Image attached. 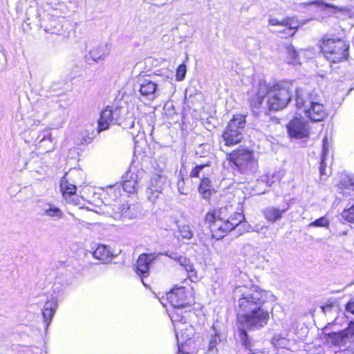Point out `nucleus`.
Masks as SVG:
<instances>
[{"label": "nucleus", "mask_w": 354, "mask_h": 354, "mask_svg": "<svg viewBox=\"0 0 354 354\" xmlns=\"http://www.w3.org/2000/svg\"><path fill=\"white\" fill-rule=\"evenodd\" d=\"M232 297L236 301V322L241 328H239V336L243 346L250 351L252 346L248 330H259L268 325L270 312L264 308L268 301V291L256 284L236 286L232 291Z\"/></svg>", "instance_id": "1"}, {"label": "nucleus", "mask_w": 354, "mask_h": 354, "mask_svg": "<svg viewBox=\"0 0 354 354\" xmlns=\"http://www.w3.org/2000/svg\"><path fill=\"white\" fill-rule=\"evenodd\" d=\"M293 85L287 80H279L272 84L259 82L257 87L248 92V102L250 110L257 115L266 102L268 112H277L286 108L293 96ZM295 106L299 109H306L303 91L301 88L295 90Z\"/></svg>", "instance_id": "2"}, {"label": "nucleus", "mask_w": 354, "mask_h": 354, "mask_svg": "<svg viewBox=\"0 0 354 354\" xmlns=\"http://www.w3.org/2000/svg\"><path fill=\"white\" fill-rule=\"evenodd\" d=\"M204 223L212 239L220 241L245 223L243 211H235L232 204L209 209L204 215Z\"/></svg>", "instance_id": "3"}, {"label": "nucleus", "mask_w": 354, "mask_h": 354, "mask_svg": "<svg viewBox=\"0 0 354 354\" xmlns=\"http://www.w3.org/2000/svg\"><path fill=\"white\" fill-rule=\"evenodd\" d=\"M317 45L320 53L330 64H339L349 59L350 43L344 37L326 34L318 40Z\"/></svg>", "instance_id": "4"}, {"label": "nucleus", "mask_w": 354, "mask_h": 354, "mask_svg": "<svg viewBox=\"0 0 354 354\" xmlns=\"http://www.w3.org/2000/svg\"><path fill=\"white\" fill-rule=\"evenodd\" d=\"M225 160L234 175H248L257 165L254 150L246 146H239L227 151Z\"/></svg>", "instance_id": "5"}, {"label": "nucleus", "mask_w": 354, "mask_h": 354, "mask_svg": "<svg viewBox=\"0 0 354 354\" xmlns=\"http://www.w3.org/2000/svg\"><path fill=\"white\" fill-rule=\"evenodd\" d=\"M245 126L246 115L242 113L234 114L221 135L224 146L230 148L241 144L244 140Z\"/></svg>", "instance_id": "6"}, {"label": "nucleus", "mask_w": 354, "mask_h": 354, "mask_svg": "<svg viewBox=\"0 0 354 354\" xmlns=\"http://www.w3.org/2000/svg\"><path fill=\"white\" fill-rule=\"evenodd\" d=\"M165 299L171 307H189L195 304L192 286L175 285L165 295Z\"/></svg>", "instance_id": "7"}, {"label": "nucleus", "mask_w": 354, "mask_h": 354, "mask_svg": "<svg viewBox=\"0 0 354 354\" xmlns=\"http://www.w3.org/2000/svg\"><path fill=\"white\" fill-rule=\"evenodd\" d=\"M121 105L111 104L104 106L100 113L97 120V132L100 133L109 129L113 120H119L122 118Z\"/></svg>", "instance_id": "8"}, {"label": "nucleus", "mask_w": 354, "mask_h": 354, "mask_svg": "<svg viewBox=\"0 0 354 354\" xmlns=\"http://www.w3.org/2000/svg\"><path fill=\"white\" fill-rule=\"evenodd\" d=\"M268 25L271 26H281L283 29L277 32L283 35V38L288 39L295 36L299 27L300 23L294 17L287 16L282 19L270 17L268 19Z\"/></svg>", "instance_id": "9"}, {"label": "nucleus", "mask_w": 354, "mask_h": 354, "mask_svg": "<svg viewBox=\"0 0 354 354\" xmlns=\"http://www.w3.org/2000/svg\"><path fill=\"white\" fill-rule=\"evenodd\" d=\"M290 138L301 139L308 137L310 131L306 122L298 117L293 118L286 125Z\"/></svg>", "instance_id": "10"}, {"label": "nucleus", "mask_w": 354, "mask_h": 354, "mask_svg": "<svg viewBox=\"0 0 354 354\" xmlns=\"http://www.w3.org/2000/svg\"><path fill=\"white\" fill-rule=\"evenodd\" d=\"M157 255L154 253L140 254L134 265V271L142 279L149 275L151 264L156 259Z\"/></svg>", "instance_id": "11"}, {"label": "nucleus", "mask_w": 354, "mask_h": 354, "mask_svg": "<svg viewBox=\"0 0 354 354\" xmlns=\"http://www.w3.org/2000/svg\"><path fill=\"white\" fill-rule=\"evenodd\" d=\"M60 191L65 201L71 205L79 204V196L77 194V186L69 182L64 176L59 183Z\"/></svg>", "instance_id": "12"}, {"label": "nucleus", "mask_w": 354, "mask_h": 354, "mask_svg": "<svg viewBox=\"0 0 354 354\" xmlns=\"http://www.w3.org/2000/svg\"><path fill=\"white\" fill-rule=\"evenodd\" d=\"M165 183V177L162 175H156L150 178L149 186L146 191L149 200L155 202L159 198L162 194Z\"/></svg>", "instance_id": "13"}, {"label": "nucleus", "mask_w": 354, "mask_h": 354, "mask_svg": "<svg viewBox=\"0 0 354 354\" xmlns=\"http://www.w3.org/2000/svg\"><path fill=\"white\" fill-rule=\"evenodd\" d=\"M305 116L313 122H320L324 120L328 113L323 104L312 102L310 106L304 109Z\"/></svg>", "instance_id": "14"}, {"label": "nucleus", "mask_w": 354, "mask_h": 354, "mask_svg": "<svg viewBox=\"0 0 354 354\" xmlns=\"http://www.w3.org/2000/svg\"><path fill=\"white\" fill-rule=\"evenodd\" d=\"M198 192L203 199L209 202L212 196L216 194V190L211 178L208 176H203L200 179Z\"/></svg>", "instance_id": "15"}, {"label": "nucleus", "mask_w": 354, "mask_h": 354, "mask_svg": "<svg viewBox=\"0 0 354 354\" xmlns=\"http://www.w3.org/2000/svg\"><path fill=\"white\" fill-rule=\"evenodd\" d=\"M176 337L178 344H186L187 341L191 340L194 335V328L189 324V322H185L180 326L174 328Z\"/></svg>", "instance_id": "16"}, {"label": "nucleus", "mask_w": 354, "mask_h": 354, "mask_svg": "<svg viewBox=\"0 0 354 354\" xmlns=\"http://www.w3.org/2000/svg\"><path fill=\"white\" fill-rule=\"evenodd\" d=\"M185 307H171L167 310L168 315L173 323L174 328L180 326L185 322H189V312L183 310Z\"/></svg>", "instance_id": "17"}, {"label": "nucleus", "mask_w": 354, "mask_h": 354, "mask_svg": "<svg viewBox=\"0 0 354 354\" xmlns=\"http://www.w3.org/2000/svg\"><path fill=\"white\" fill-rule=\"evenodd\" d=\"M178 264L187 272V277L192 282H196L199 280V277L194 267V264L187 257L180 256L176 258Z\"/></svg>", "instance_id": "18"}, {"label": "nucleus", "mask_w": 354, "mask_h": 354, "mask_svg": "<svg viewBox=\"0 0 354 354\" xmlns=\"http://www.w3.org/2000/svg\"><path fill=\"white\" fill-rule=\"evenodd\" d=\"M157 89V83L149 80H145L140 84L139 92L140 95L144 97H149L151 99H155L157 97L156 94Z\"/></svg>", "instance_id": "19"}, {"label": "nucleus", "mask_w": 354, "mask_h": 354, "mask_svg": "<svg viewBox=\"0 0 354 354\" xmlns=\"http://www.w3.org/2000/svg\"><path fill=\"white\" fill-rule=\"evenodd\" d=\"M122 189L128 194L136 193L138 190V181L133 174L126 173L123 176Z\"/></svg>", "instance_id": "20"}, {"label": "nucleus", "mask_w": 354, "mask_h": 354, "mask_svg": "<svg viewBox=\"0 0 354 354\" xmlns=\"http://www.w3.org/2000/svg\"><path fill=\"white\" fill-rule=\"evenodd\" d=\"M286 210L287 209H280L276 207H268L263 210V214L268 222L274 223L282 218Z\"/></svg>", "instance_id": "21"}, {"label": "nucleus", "mask_w": 354, "mask_h": 354, "mask_svg": "<svg viewBox=\"0 0 354 354\" xmlns=\"http://www.w3.org/2000/svg\"><path fill=\"white\" fill-rule=\"evenodd\" d=\"M109 52L110 50L106 44H100L93 46L90 50L89 55L93 61L97 62L106 57L109 54Z\"/></svg>", "instance_id": "22"}, {"label": "nucleus", "mask_w": 354, "mask_h": 354, "mask_svg": "<svg viewBox=\"0 0 354 354\" xmlns=\"http://www.w3.org/2000/svg\"><path fill=\"white\" fill-rule=\"evenodd\" d=\"M93 256L95 259L104 263L112 259L113 254L106 245H98L93 252Z\"/></svg>", "instance_id": "23"}, {"label": "nucleus", "mask_w": 354, "mask_h": 354, "mask_svg": "<svg viewBox=\"0 0 354 354\" xmlns=\"http://www.w3.org/2000/svg\"><path fill=\"white\" fill-rule=\"evenodd\" d=\"M337 186L343 195H351L354 192V180L345 176L339 180Z\"/></svg>", "instance_id": "24"}, {"label": "nucleus", "mask_w": 354, "mask_h": 354, "mask_svg": "<svg viewBox=\"0 0 354 354\" xmlns=\"http://www.w3.org/2000/svg\"><path fill=\"white\" fill-rule=\"evenodd\" d=\"M55 308L56 303L54 301H47L45 303L44 308L42 310V316L46 326H49L50 321L55 312Z\"/></svg>", "instance_id": "25"}, {"label": "nucleus", "mask_w": 354, "mask_h": 354, "mask_svg": "<svg viewBox=\"0 0 354 354\" xmlns=\"http://www.w3.org/2000/svg\"><path fill=\"white\" fill-rule=\"evenodd\" d=\"M285 60L289 64L295 65L299 64V55L292 44H288L286 47Z\"/></svg>", "instance_id": "26"}, {"label": "nucleus", "mask_w": 354, "mask_h": 354, "mask_svg": "<svg viewBox=\"0 0 354 354\" xmlns=\"http://www.w3.org/2000/svg\"><path fill=\"white\" fill-rule=\"evenodd\" d=\"M47 30L53 34L59 35L64 31V25L59 18L53 17L48 21Z\"/></svg>", "instance_id": "27"}, {"label": "nucleus", "mask_w": 354, "mask_h": 354, "mask_svg": "<svg viewBox=\"0 0 354 354\" xmlns=\"http://www.w3.org/2000/svg\"><path fill=\"white\" fill-rule=\"evenodd\" d=\"M120 189L119 187L110 186L104 191V198L109 199V202L115 201L120 196Z\"/></svg>", "instance_id": "28"}, {"label": "nucleus", "mask_w": 354, "mask_h": 354, "mask_svg": "<svg viewBox=\"0 0 354 354\" xmlns=\"http://www.w3.org/2000/svg\"><path fill=\"white\" fill-rule=\"evenodd\" d=\"M176 236L178 239H190L192 237V232L189 226L186 224L178 225Z\"/></svg>", "instance_id": "29"}, {"label": "nucleus", "mask_w": 354, "mask_h": 354, "mask_svg": "<svg viewBox=\"0 0 354 354\" xmlns=\"http://www.w3.org/2000/svg\"><path fill=\"white\" fill-rule=\"evenodd\" d=\"M37 148L41 149V153H48L53 150V145L50 138L42 139L38 144Z\"/></svg>", "instance_id": "30"}, {"label": "nucleus", "mask_w": 354, "mask_h": 354, "mask_svg": "<svg viewBox=\"0 0 354 354\" xmlns=\"http://www.w3.org/2000/svg\"><path fill=\"white\" fill-rule=\"evenodd\" d=\"M328 149L327 146L326 145H324L323 150L322 152L321 160H320L319 167V171L320 176H323V175L326 174V165L325 161L326 159V156L328 155Z\"/></svg>", "instance_id": "31"}, {"label": "nucleus", "mask_w": 354, "mask_h": 354, "mask_svg": "<svg viewBox=\"0 0 354 354\" xmlns=\"http://www.w3.org/2000/svg\"><path fill=\"white\" fill-rule=\"evenodd\" d=\"M211 165H212V163L210 161H207L205 163L196 165L191 170L189 176L191 178H199L200 173H201V170L203 169H204L205 167H209Z\"/></svg>", "instance_id": "32"}, {"label": "nucleus", "mask_w": 354, "mask_h": 354, "mask_svg": "<svg viewBox=\"0 0 354 354\" xmlns=\"http://www.w3.org/2000/svg\"><path fill=\"white\" fill-rule=\"evenodd\" d=\"M341 215L346 221L354 223V204L350 207L344 209Z\"/></svg>", "instance_id": "33"}, {"label": "nucleus", "mask_w": 354, "mask_h": 354, "mask_svg": "<svg viewBox=\"0 0 354 354\" xmlns=\"http://www.w3.org/2000/svg\"><path fill=\"white\" fill-rule=\"evenodd\" d=\"M329 221L325 216H322L309 224L310 227H328Z\"/></svg>", "instance_id": "34"}, {"label": "nucleus", "mask_w": 354, "mask_h": 354, "mask_svg": "<svg viewBox=\"0 0 354 354\" xmlns=\"http://www.w3.org/2000/svg\"><path fill=\"white\" fill-rule=\"evenodd\" d=\"M221 342V336L218 333H215L210 337L208 342V350L212 351L216 348V346Z\"/></svg>", "instance_id": "35"}, {"label": "nucleus", "mask_w": 354, "mask_h": 354, "mask_svg": "<svg viewBox=\"0 0 354 354\" xmlns=\"http://www.w3.org/2000/svg\"><path fill=\"white\" fill-rule=\"evenodd\" d=\"M186 72H187V68H186L185 64H180L176 69V80L177 81H182L185 77Z\"/></svg>", "instance_id": "36"}, {"label": "nucleus", "mask_w": 354, "mask_h": 354, "mask_svg": "<svg viewBox=\"0 0 354 354\" xmlns=\"http://www.w3.org/2000/svg\"><path fill=\"white\" fill-rule=\"evenodd\" d=\"M46 213L47 215L52 217L56 216L57 218H62L63 216L62 212L60 210V209L56 207H50L46 210Z\"/></svg>", "instance_id": "37"}, {"label": "nucleus", "mask_w": 354, "mask_h": 354, "mask_svg": "<svg viewBox=\"0 0 354 354\" xmlns=\"http://www.w3.org/2000/svg\"><path fill=\"white\" fill-rule=\"evenodd\" d=\"M320 4L324 8H332L335 12H343L346 11V8L344 7H338L332 3H325L322 1Z\"/></svg>", "instance_id": "38"}, {"label": "nucleus", "mask_w": 354, "mask_h": 354, "mask_svg": "<svg viewBox=\"0 0 354 354\" xmlns=\"http://www.w3.org/2000/svg\"><path fill=\"white\" fill-rule=\"evenodd\" d=\"M185 344H178V351L176 354H191L188 351H187L184 346Z\"/></svg>", "instance_id": "39"}, {"label": "nucleus", "mask_w": 354, "mask_h": 354, "mask_svg": "<svg viewBox=\"0 0 354 354\" xmlns=\"http://www.w3.org/2000/svg\"><path fill=\"white\" fill-rule=\"evenodd\" d=\"M345 309L354 315V301H348L345 306Z\"/></svg>", "instance_id": "40"}, {"label": "nucleus", "mask_w": 354, "mask_h": 354, "mask_svg": "<svg viewBox=\"0 0 354 354\" xmlns=\"http://www.w3.org/2000/svg\"><path fill=\"white\" fill-rule=\"evenodd\" d=\"M49 4L53 9H58L57 6H61L62 3L59 0H50Z\"/></svg>", "instance_id": "41"}, {"label": "nucleus", "mask_w": 354, "mask_h": 354, "mask_svg": "<svg viewBox=\"0 0 354 354\" xmlns=\"http://www.w3.org/2000/svg\"><path fill=\"white\" fill-rule=\"evenodd\" d=\"M130 209V206L128 204H124L120 207V213L122 214H124L127 213Z\"/></svg>", "instance_id": "42"}, {"label": "nucleus", "mask_w": 354, "mask_h": 354, "mask_svg": "<svg viewBox=\"0 0 354 354\" xmlns=\"http://www.w3.org/2000/svg\"><path fill=\"white\" fill-rule=\"evenodd\" d=\"M248 354H268V353L266 352L263 349H255V350L251 349Z\"/></svg>", "instance_id": "43"}, {"label": "nucleus", "mask_w": 354, "mask_h": 354, "mask_svg": "<svg viewBox=\"0 0 354 354\" xmlns=\"http://www.w3.org/2000/svg\"><path fill=\"white\" fill-rule=\"evenodd\" d=\"M333 306V304L330 303V304H326L322 306L321 308H322V311L325 313L328 309H330Z\"/></svg>", "instance_id": "44"}, {"label": "nucleus", "mask_w": 354, "mask_h": 354, "mask_svg": "<svg viewBox=\"0 0 354 354\" xmlns=\"http://www.w3.org/2000/svg\"><path fill=\"white\" fill-rule=\"evenodd\" d=\"M82 140H83L84 142H85V143H90L93 140V138L90 137L88 136H86L85 137L83 136Z\"/></svg>", "instance_id": "45"}]
</instances>
